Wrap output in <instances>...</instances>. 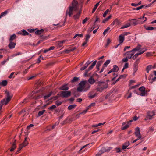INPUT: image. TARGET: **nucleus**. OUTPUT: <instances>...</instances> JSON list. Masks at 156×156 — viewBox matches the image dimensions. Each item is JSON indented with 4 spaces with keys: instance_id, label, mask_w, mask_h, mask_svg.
<instances>
[{
    "instance_id": "1",
    "label": "nucleus",
    "mask_w": 156,
    "mask_h": 156,
    "mask_svg": "<svg viewBox=\"0 0 156 156\" xmlns=\"http://www.w3.org/2000/svg\"><path fill=\"white\" fill-rule=\"evenodd\" d=\"M90 87V85L87 83L86 80L81 81L78 84L77 90L78 92H86Z\"/></svg>"
},
{
    "instance_id": "2",
    "label": "nucleus",
    "mask_w": 156,
    "mask_h": 156,
    "mask_svg": "<svg viewBox=\"0 0 156 156\" xmlns=\"http://www.w3.org/2000/svg\"><path fill=\"white\" fill-rule=\"evenodd\" d=\"M78 2L75 0L73 1L72 6H70L69 7V9L67 10L66 12V17L68 15L69 16H71L73 14V11H77L78 10Z\"/></svg>"
},
{
    "instance_id": "3",
    "label": "nucleus",
    "mask_w": 156,
    "mask_h": 156,
    "mask_svg": "<svg viewBox=\"0 0 156 156\" xmlns=\"http://www.w3.org/2000/svg\"><path fill=\"white\" fill-rule=\"evenodd\" d=\"M155 115V113L154 111H148L147 113V115L144 120L145 121L152 120L154 118V117Z\"/></svg>"
},
{
    "instance_id": "4",
    "label": "nucleus",
    "mask_w": 156,
    "mask_h": 156,
    "mask_svg": "<svg viewBox=\"0 0 156 156\" xmlns=\"http://www.w3.org/2000/svg\"><path fill=\"white\" fill-rule=\"evenodd\" d=\"M139 92L137 93V91L134 90V93H136L138 95H140L141 96H145L146 94V91L145 90V88L144 86H142L140 87L139 88Z\"/></svg>"
},
{
    "instance_id": "5",
    "label": "nucleus",
    "mask_w": 156,
    "mask_h": 156,
    "mask_svg": "<svg viewBox=\"0 0 156 156\" xmlns=\"http://www.w3.org/2000/svg\"><path fill=\"white\" fill-rule=\"evenodd\" d=\"M11 100V98H4L0 102V110L2 109L3 105H6Z\"/></svg>"
},
{
    "instance_id": "6",
    "label": "nucleus",
    "mask_w": 156,
    "mask_h": 156,
    "mask_svg": "<svg viewBox=\"0 0 156 156\" xmlns=\"http://www.w3.org/2000/svg\"><path fill=\"white\" fill-rule=\"evenodd\" d=\"M142 18H139L138 19H131L129 21L131 20H134V21L131 23V24L133 26H136L138 24H142L143 23V22L141 20Z\"/></svg>"
},
{
    "instance_id": "7",
    "label": "nucleus",
    "mask_w": 156,
    "mask_h": 156,
    "mask_svg": "<svg viewBox=\"0 0 156 156\" xmlns=\"http://www.w3.org/2000/svg\"><path fill=\"white\" fill-rule=\"evenodd\" d=\"M135 52H133L131 51H127L124 54L123 56H126V57L128 59H130L131 58L132 56L134 54Z\"/></svg>"
},
{
    "instance_id": "8",
    "label": "nucleus",
    "mask_w": 156,
    "mask_h": 156,
    "mask_svg": "<svg viewBox=\"0 0 156 156\" xmlns=\"http://www.w3.org/2000/svg\"><path fill=\"white\" fill-rule=\"evenodd\" d=\"M71 92L69 91H62L61 92V95L64 97H67L70 96Z\"/></svg>"
},
{
    "instance_id": "9",
    "label": "nucleus",
    "mask_w": 156,
    "mask_h": 156,
    "mask_svg": "<svg viewBox=\"0 0 156 156\" xmlns=\"http://www.w3.org/2000/svg\"><path fill=\"white\" fill-rule=\"evenodd\" d=\"M135 136L137 138H141L142 136L140 133V129L139 127H137L135 129Z\"/></svg>"
},
{
    "instance_id": "10",
    "label": "nucleus",
    "mask_w": 156,
    "mask_h": 156,
    "mask_svg": "<svg viewBox=\"0 0 156 156\" xmlns=\"http://www.w3.org/2000/svg\"><path fill=\"white\" fill-rule=\"evenodd\" d=\"M139 59H137L135 62H134V65H133V71L135 72H136L138 69V63H139Z\"/></svg>"
},
{
    "instance_id": "11",
    "label": "nucleus",
    "mask_w": 156,
    "mask_h": 156,
    "mask_svg": "<svg viewBox=\"0 0 156 156\" xmlns=\"http://www.w3.org/2000/svg\"><path fill=\"white\" fill-rule=\"evenodd\" d=\"M44 100L45 103L44 106H45L51 104L52 102V98H44Z\"/></svg>"
},
{
    "instance_id": "12",
    "label": "nucleus",
    "mask_w": 156,
    "mask_h": 156,
    "mask_svg": "<svg viewBox=\"0 0 156 156\" xmlns=\"http://www.w3.org/2000/svg\"><path fill=\"white\" fill-rule=\"evenodd\" d=\"M98 86L100 87H106V86L105 85L106 84H107V88L108 87V83L107 82H103L101 81H98Z\"/></svg>"
},
{
    "instance_id": "13",
    "label": "nucleus",
    "mask_w": 156,
    "mask_h": 156,
    "mask_svg": "<svg viewBox=\"0 0 156 156\" xmlns=\"http://www.w3.org/2000/svg\"><path fill=\"white\" fill-rule=\"evenodd\" d=\"M112 149V148L110 147H107L106 148L103 147L100 150V151H101V153H103L104 152H108L109 151H110Z\"/></svg>"
},
{
    "instance_id": "14",
    "label": "nucleus",
    "mask_w": 156,
    "mask_h": 156,
    "mask_svg": "<svg viewBox=\"0 0 156 156\" xmlns=\"http://www.w3.org/2000/svg\"><path fill=\"white\" fill-rule=\"evenodd\" d=\"M59 89L61 90L66 91L69 89V87L67 84H66L62 86L59 87Z\"/></svg>"
},
{
    "instance_id": "15",
    "label": "nucleus",
    "mask_w": 156,
    "mask_h": 156,
    "mask_svg": "<svg viewBox=\"0 0 156 156\" xmlns=\"http://www.w3.org/2000/svg\"><path fill=\"white\" fill-rule=\"evenodd\" d=\"M16 43L12 41H10L8 45V47L10 49H12L15 47Z\"/></svg>"
},
{
    "instance_id": "16",
    "label": "nucleus",
    "mask_w": 156,
    "mask_h": 156,
    "mask_svg": "<svg viewBox=\"0 0 156 156\" xmlns=\"http://www.w3.org/2000/svg\"><path fill=\"white\" fill-rule=\"evenodd\" d=\"M18 34L23 36L28 35L29 33L25 30H23L22 31L19 32Z\"/></svg>"
},
{
    "instance_id": "17",
    "label": "nucleus",
    "mask_w": 156,
    "mask_h": 156,
    "mask_svg": "<svg viewBox=\"0 0 156 156\" xmlns=\"http://www.w3.org/2000/svg\"><path fill=\"white\" fill-rule=\"evenodd\" d=\"M119 41L120 44H122L124 40V37L121 34L119 37Z\"/></svg>"
},
{
    "instance_id": "18",
    "label": "nucleus",
    "mask_w": 156,
    "mask_h": 156,
    "mask_svg": "<svg viewBox=\"0 0 156 156\" xmlns=\"http://www.w3.org/2000/svg\"><path fill=\"white\" fill-rule=\"evenodd\" d=\"M141 47V46L140 44H138L137 46L136 47V48H135L133 49L131 51L133 52H134V51H138L140 49Z\"/></svg>"
},
{
    "instance_id": "19",
    "label": "nucleus",
    "mask_w": 156,
    "mask_h": 156,
    "mask_svg": "<svg viewBox=\"0 0 156 156\" xmlns=\"http://www.w3.org/2000/svg\"><path fill=\"white\" fill-rule=\"evenodd\" d=\"M129 145V141L126 142L124 144L122 145V148L124 150L127 148V147Z\"/></svg>"
},
{
    "instance_id": "20",
    "label": "nucleus",
    "mask_w": 156,
    "mask_h": 156,
    "mask_svg": "<svg viewBox=\"0 0 156 156\" xmlns=\"http://www.w3.org/2000/svg\"><path fill=\"white\" fill-rule=\"evenodd\" d=\"M88 81L90 84H92L95 82V81L94 78L92 77H90L88 80Z\"/></svg>"
},
{
    "instance_id": "21",
    "label": "nucleus",
    "mask_w": 156,
    "mask_h": 156,
    "mask_svg": "<svg viewBox=\"0 0 156 156\" xmlns=\"http://www.w3.org/2000/svg\"><path fill=\"white\" fill-rule=\"evenodd\" d=\"M27 140V137H25V138L24 141L22 144H20V145H22L23 147L27 146L28 144V142Z\"/></svg>"
},
{
    "instance_id": "22",
    "label": "nucleus",
    "mask_w": 156,
    "mask_h": 156,
    "mask_svg": "<svg viewBox=\"0 0 156 156\" xmlns=\"http://www.w3.org/2000/svg\"><path fill=\"white\" fill-rule=\"evenodd\" d=\"M97 96V94L96 93L90 92L89 94V98H94Z\"/></svg>"
},
{
    "instance_id": "23",
    "label": "nucleus",
    "mask_w": 156,
    "mask_h": 156,
    "mask_svg": "<svg viewBox=\"0 0 156 156\" xmlns=\"http://www.w3.org/2000/svg\"><path fill=\"white\" fill-rule=\"evenodd\" d=\"M112 70L113 72H116L118 71L119 68L117 65H114L113 66V67Z\"/></svg>"
},
{
    "instance_id": "24",
    "label": "nucleus",
    "mask_w": 156,
    "mask_h": 156,
    "mask_svg": "<svg viewBox=\"0 0 156 156\" xmlns=\"http://www.w3.org/2000/svg\"><path fill=\"white\" fill-rule=\"evenodd\" d=\"M97 62V61L96 60L94 61L92 63V65L90 66L88 68V70H91L96 65V62Z\"/></svg>"
},
{
    "instance_id": "25",
    "label": "nucleus",
    "mask_w": 156,
    "mask_h": 156,
    "mask_svg": "<svg viewBox=\"0 0 156 156\" xmlns=\"http://www.w3.org/2000/svg\"><path fill=\"white\" fill-rule=\"evenodd\" d=\"M44 31V30L43 29L38 30L35 31V33L37 35H40L43 33Z\"/></svg>"
},
{
    "instance_id": "26",
    "label": "nucleus",
    "mask_w": 156,
    "mask_h": 156,
    "mask_svg": "<svg viewBox=\"0 0 156 156\" xmlns=\"http://www.w3.org/2000/svg\"><path fill=\"white\" fill-rule=\"evenodd\" d=\"M144 27L146 30H152L156 28V27H148L145 25L144 26Z\"/></svg>"
},
{
    "instance_id": "27",
    "label": "nucleus",
    "mask_w": 156,
    "mask_h": 156,
    "mask_svg": "<svg viewBox=\"0 0 156 156\" xmlns=\"http://www.w3.org/2000/svg\"><path fill=\"white\" fill-rule=\"evenodd\" d=\"M106 87H101L100 88H97V90L98 91H99L101 92H102L104 90L106 89L107 88V84L105 85Z\"/></svg>"
},
{
    "instance_id": "28",
    "label": "nucleus",
    "mask_w": 156,
    "mask_h": 156,
    "mask_svg": "<svg viewBox=\"0 0 156 156\" xmlns=\"http://www.w3.org/2000/svg\"><path fill=\"white\" fill-rule=\"evenodd\" d=\"M5 94L6 95V98H12L13 97V94L9 92L8 91H6Z\"/></svg>"
},
{
    "instance_id": "29",
    "label": "nucleus",
    "mask_w": 156,
    "mask_h": 156,
    "mask_svg": "<svg viewBox=\"0 0 156 156\" xmlns=\"http://www.w3.org/2000/svg\"><path fill=\"white\" fill-rule=\"evenodd\" d=\"M16 140H15V142L12 144V147L11 149H10V151H12L16 147Z\"/></svg>"
},
{
    "instance_id": "30",
    "label": "nucleus",
    "mask_w": 156,
    "mask_h": 156,
    "mask_svg": "<svg viewBox=\"0 0 156 156\" xmlns=\"http://www.w3.org/2000/svg\"><path fill=\"white\" fill-rule=\"evenodd\" d=\"M102 62L101 61H99L98 62L96 65L97 69L98 70H99V67L101 64Z\"/></svg>"
},
{
    "instance_id": "31",
    "label": "nucleus",
    "mask_w": 156,
    "mask_h": 156,
    "mask_svg": "<svg viewBox=\"0 0 156 156\" xmlns=\"http://www.w3.org/2000/svg\"><path fill=\"white\" fill-rule=\"evenodd\" d=\"M76 106V105H70L68 107V109L69 110H71L74 109Z\"/></svg>"
},
{
    "instance_id": "32",
    "label": "nucleus",
    "mask_w": 156,
    "mask_h": 156,
    "mask_svg": "<svg viewBox=\"0 0 156 156\" xmlns=\"http://www.w3.org/2000/svg\"><path fill=\"white\" fill-rule=\"evenodd\" d=\"M152 65H150L148 66L146 68V71L147 73H148L149 72V71L151 69H152Z\"/></svg>"
},
{
    "instance_id": "33",
    "label": "nucleus",
    "mask_w": 156,
    "mask_h": 156,
    "mask_svg": "<svg viewBox=\"0 0 156 156\" xmlns=\"http://www.w3.org/2000/svg\"><path fill=\"white\" fill-rule=\"evenodd\" d=\"M8 13V12L7 11H6L4 12H3L0 15V19L2 17L5 16Z\"/></svg>"
},
{
    "instance_id": "34",
    "label": "nucleus",
    "mask_w": 156,
    "mask_h": 156,
    "mask_svg": "<svg viewBox=\"0 0 156 156\" xmlns=\"http://www.w3.org/2000/svg\"><path fill=\"white\" fill-rule=\"evenodd\" d=\"M7 84V82L6 80H4L2 81V82L0 83V84L3 86H5Z\"/></svg>"
},
{
    "instance_id": "35",
    "label": "nucleus",
    "mask_w": 156,
    "mask_h": 156,
    "mask_svg": "<svg viewBox=\"0 0 156 156\" xmlns=\"http://www.w3.org/2000/svg\"><path fill=\"white\" fill-rule=\"evenodd\" d=\"M45 111V110H43L41 111H39L38 114V115L37 116V117H40L42 115H43L44 113V112Z\"/></svg>"
},
{
    "instance_id": "36",
    "label": "nucleus",
    "mask_w": 156,
    "mask_h": 156,
    "mask_svg": "<svg viewBox=\"0 0 156 156\" xmlns=\"http://www.w3.org/2000/svg\"><path fill=\"white\" fill-rule=\"evenodd\" d=\"M99 2H98V3H97L94 6V7L93 8V9L92 11V13H94L95 11L96 10V9H97V7L99 5Z\"/></svg>"
},
{
    "instance_id": "37",
    "label": "nucleus",
    "mask_w": 156,
    "mask_h": 156,
    "mask_svg": "<svg viewBox=\"0 0 156 156\" xmlns=\"http://www.w3.org/2000/svg\"><path fill=\"white\" fill-rule=\"evenodd\" d=\"M110 60H107L106 62L104 63L103 64V66L105 67H107V65L109 64L110 62Z\"/></svg>"
},
{
    "instance_id": "38",
    "label": "nucleus",
    "mask_w": 156,
    "mask_h": 156,
    "mask_svg": "<svg viewBox=\"0 0 156 156\" xmlns=\"http://www.w3.org/2000/svg\"><path fill=\"white\" fill-rule=\"evenodd\" d=\"M16 38V35L15 34L11 35L9 39V41H13Z\"/></svg>"
},
{
    "instance_id": "39",
    "label": "nucleus",
    "mask_w": 156,
    "mask_h": 156,
    "mask_svg": "<svg viewBox=\"0 0 156 156\" xmlns=\"http://www.w3.org/2000/svg\"><path fill=\"white\" fill-rule=\"evenodd\" d=\"M131 24L130 23H128L125 24L121 28V29H124L125 28H127L131 26Z\"/></svg>"
},
{
    "instance_id": "40",
    "label": "nucleus",
    "mask_w": 156,
    "mask_h": 156,
    "mask_svg": "<svg viewBox=\"0 0 156 156\" xmlns=\"http://www.w3.org/2000/svg\"><path fill=\"white\" fill-rule=\"evenodd\" d=\"M95 28V27H94V26H92V27H89L88 29V30H87V32L88 33H90V32H91L92 30H93L94 29V28Z\"/></svg>"
},
{
    "instance_id": "41",
    "label": "nucleus",
    "mask_w": 156,
    "mask_h": 156,
    "mask_svg": "<svg viewBox=\"0 0 156 156\" xmlns=\"http://www.w3.org/2000/svg\"><path fill=\"white\" fill-rule=\"evenodd\" d=\"M111 17V16L110 15L108 17H107V18L104 19L102 23H105V22L107 21Z\"/></svg>"
},
{
    "instance_id": "42",
    "label": "nucleus",
    "mask_w": 156,
    "mask_h": 156,
    "mask_svg": "<svg viewBox=\"0 0 156 156\" xmlns=\"http://www.w3.org/2000/svg\"><path fill=\"white\" fill-rule=\"evenodd\" d=\"M63 102L62 101H60L59 100L56 101L55 102V104L58 106L60 105Z\"/></svg>"
},
{
    "instance_id": "43",
    "label": "nucleus",
    "mask_w": 156,
    "mask_h": 156,
    "mask_svg": "<svg viewBox=\"0 0 156 156\" xmlns=\"http://www.w3.org/2000/svg\"><path fill=\"white\" fill-rule=\"evenodd\" d=\"M79 80V77H75L73 78L71 81L72 83H73Z\"/></svg>"
},
{
    "instance_id": "44",
    "label": "nucleus",
    "mask_w": 156,
    "mask_h": 156,
    "mask_svg": "<svg viewBox=\"0 0 156 156\" xmlns=\"http://www.w3.org/2000/svg\"><path fill=\"white\" fill-rule=\"evenodd\" d=\"M81 13L80 11V12H78L76 14V15H75L74 16V17L75 19H77L79 18V17L80 16V14Z\"/></svg>"
},
{
    "instance_id": "45",
    "label": "nucleus",
    "mask_w": 156,
    "mask_h": 156,
    "mask_svg": "<svg viewBox=\"0 0 156 156\" xmlns=\"http://www.w3.org/2000/svg\"><path fill=\"white\" fill-rule=\"evenodd\" d=\"M116 153H119L122 151V150L119 147H116L115 149Z\"/></svg>"
},
{
    "instance_id": "46",
    "label": "nucleus",
    "mask_w": 156,
    "mask_h": 156,
    "mask_svg": "<svg viewBox=\"0 0 156 156\" xmlns=\"http://www.w3.org/2000/svg\"><path fill=\"white\" fill-rule=\"evenodd\" d=\"M110 28L108 27L106 29H105L103 32V34L104 36H105L106 33H107L110 30Z\"/></svg>"
},
{
    "instance_id": "47",
    "label": "nucleus",
    "mask_w": 156,
    "mask_h": 156,
    "mask_svg": "<svg viewBox=\"0 0 156 156\" xmlns=\"http://www.w3.org/2000/svg\"><path fill=\"white\" fill-rule=\"evenodd\" d=\"M145 14H144L143 15V17L142 18H142V20H141L143 22V23L144 22L146 21L147 20V18L146 17H144Z\"/></svg>"
},
{
    "instance_id": "48",
    "label": "nucleus",
    "mask_w": 156,
    "mask_h": 156,
    "mask_svg": "<svg viewBox=\"0 0 156 156\" xmlns=\"http://www.w3.org/2000/svg\"><path fill=\"white\" fill-rule=\"evenodd\" d=\"M109 12V10L108 9H107L105 12H104V13L103 14V16L104 17H105L106 15L108 13V12Z\"/></svg>"
},
{
    "instance_id": "49",
    "label": "nucleus",
    "mask_w": 156,
    "mask_h": 156,
    "mask_svg": "<svg viewBox=\"0 0 156 156\" xmlns=\"http://www.w3.org/2000/svg\"><path fill=\"white\" fill-rule=\"evenodd\" d=\"M129 124L127 123V124H126L125 126H124V127H123L122 128V130H124L126 129H127V128H128L129 127Z\"/></svg>"
},
{
    "instance_id": "50",
    "label": "nucleus",
    "mask_w": 156,
    "mask_h": 156,
    "mask_svg": "<svg viewBox=\"0 0 156 156\" xmlns=\"http://www.w3.org/2000/svg\"><path fill=\"white\" fill-rule=\"evenodd\" d=\"M140 53H137L135 54L133 57H132V58L133 59H135L138 56L140 55Z\"/></svg>"
},
{
    "instance_id": "51",
    "label": "nucleus",
    "mask_w": 156,
    "mask_h": 156,
    "mask_svg": "<svg viewBox=\"0 0 156 156\" xmlns=\"http://www.w3.org/2000/svg\"><path fill=\"white\" fill-rule=\"evenodd\" d=\"M100 20L99 18L98 17V16H96V19L95 20V22L94 23V25H95V23L96 22H100Z\"/></svg>"
},
{
    "instance_id": "52",
    "label": "nucleus",
    "mask_w": 156,
    "mask_h": 156,
    "mask_svg": "<svg viewBox=\"0 0 156 156\" xmlns=\"http://www.w3.org/2000/svg\"><path fill=\"white\" fill-rule=\"evenodd\" d=\"M90 35L89 34H87L86 35L85 40L88 41L90 37Z\"/></svg>"
},
{
    "instance_id": "53",
    "label": "nucleus",
    "mask_w": 156,
    "mask_h": 156,
    "mask_svg": "<svg viewBox=\"0 0 156 156\" xmlns=\"http://www.w3.org/2000/svg\"><path fill=\"white\" fill-rule=\"evenodd\" d=\"M114 21L116 25H119L120 23V21L117 19H115Z\"/></svg>"
},
{
    "instance_id": "54",
    "label": "nucleus",
    "mask_w": 156,
    "mask_h": 156,
    "mask_svg": "<svg viewBox=\"0 0 156 156\" xmlns=\"http://www.w3.org/2000/svg\"><path fill=\"white\" fill-rule=\"evenodd\" d=\"M56 108V106L55 105H53L51 106L48 109L50 110H52Z\"/></svg>"
},
{
    "instance_id": "55",
    "label": "nucleus",
    "mask_w": 156,
    "mask_h": 156,
    "mask_svg": "<svg viewBox=\"0 0 156 156\" xmlns=\"http://www.w3.org/2000/svg\"><path fill=\"white\" fill-rule=\"evenodd\" d=\"M128 59H129L128 58H127L126 57V58H124L122 59V62H126L128 61Z\"/></svg>"
},
{
    "instance_id": "56",
    "label": "nucleus",
    "mask_w": 156,
    "mask_h": 156,
    "mask_svg": "<svg viewBox=\"0 0 156 156\" xmlns=\"http://www.w3.org/2000/svg\"><path fill=\"white\" fill-rule=\"evenodd\" d=\"M52 94V92H50L48 94H47L46 95L44 96V98H48L51 96Z\"/></svg>"
},
{
    "instance_id": "57",
    "label": "nucleus",
    "mask_w": 156,
    "mask_h": 156,
    "mask_svg": "<svg viewBox=\"0 0 156 156\" xmlns=\"http://www.w3.org/2000/svg\"><path fill=\"white\" fill-rule=\"evenodd\" d=\"M111 41L109 39H108L107 40V43L106 44V46H108L109 44L111 43Z\"/></svg>"
},
{
    "instance_id": "58",
    "label": "nucleus",
    "mask_w": 156,
    "mask_h": 156,
    "mask_svg": "<svg viewBox=\"0 0 156 156\" xmlns=\"http://www.w3.org/2000/svg\"><path fill=\"white\" fill-rule=\"evenodd\" d=\"M35 30L32 29H29L27 30L30 33H33L35 31Z\"/></svg>"
},
{
    "instance_id": "59",
    "label": "nucleus",
    "mask_w": 156,
    "mask_h": 156,
    "mask_svg": "<svg viewBox=\"0 0 156 156\" xmlns=\"http://www.w3.org/2000/svg\"><path fill=\"white\" fill-rule=\"evenodd\" d=\"M130 34V33L129 32H125L123 33L122 34V36H123L124 37L125 36L127 35L128 34Z\"/></svg>"
},
{
    "instance_id": "60",
    "label": "nucleus",
    "mask_w": 156,
    "mask_h": 156,
    "mask_svg": "<svg viewBox=\"0 0 156 156\" xmlns=\"http://www.w3.org/2000/svg\"><path fill=\"white\" fill-rule=\"evenodd\" d=\"M144 6V5H142L141 6H140L136 8V10H139L140 9H141L143 8Z\"/></svg>"
},
{
    "instance_id": "61",
    "label": "nucleus",
    "mask_w": 156,
    "mask_h": 156,
    "mask_svg": "<svg viewBox=\"0 0 156 156\" xmlns=\"http://www.w3.org/2000/svg\"><path fill=\"white\" fill-rule=\"evenodd\" d=\"M9 59V58L8 57L6 59L4 60L2 62L1 64L2 65H4L5 64L7 61Z\"/></svg>"
},
{
    "instance_id": "62",
    "label": "nucleus",
    "mask_w": 156,
    "mask_h": 156,
    "mask_svg": "<svg viewBox=\"0 0 156 156\" xmlns=\"http://www.w3.org/2000/svg\"><path fill=\"white\" fill-rule=\"evenodd\" d=\"M89 19L87 17H86L83 21L82 22V23L83 24H84L86 21Z\"/></svg>"
},
{
    "instance_id": "63",
    "label": "nucleus",
    "mask_w": 156,
    "mask_h": 156,
    "mask_svg": "<svg viewBox=\"0 0 156 156\" xmlns=\"http://www.w3.org/2000/svg\"><path fill=\"white\" fill-rule=\"evenodd\" d=\"M155 81H156V77H155L153 78H152L151 81L150 82L151 83H152L153 82Z\"/></svg>"
},
{
    "instance_id": "64",
    "label": "nucleus",
    "mask_w": 156,
    "mask_h": 156,
    "mask_svg": "<svg viewBox=\"0 0 156 156\" xmlns=\"http://www.w3.org/2000/svg\"><path fill=\"white\" fill-rule=\"evenodd\" d=\"M129 67V64L128 63H126L124 66L123 67L125 69L128 68Z\"/></svg>"
}]
</instances>
